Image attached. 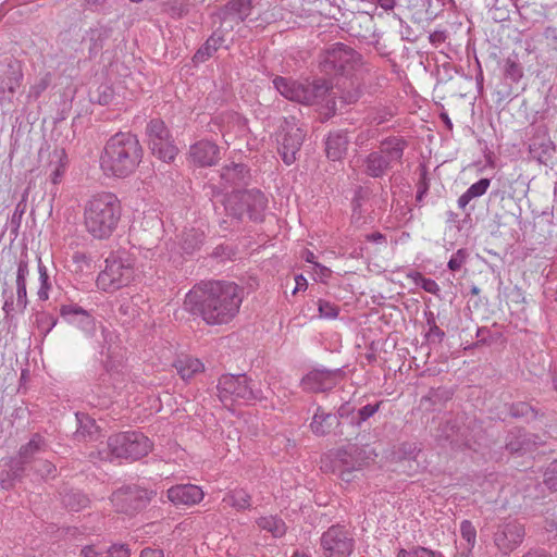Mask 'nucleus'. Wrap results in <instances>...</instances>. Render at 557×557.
<instances>
[{
  "label": "nucleus",
  "mask_w": 557,
  "mask_h": 557,
  "mask_svg": "<svg viewBox=\"0 0 557 557\" xmlns=\"http://www.w3.org/2000/svg\"><path fill=\"white\" fill-rule=\"evenodd\" d=\"M29 274L28 262L26 259H21L17 265L16 283L26 284V278Z\"/></svg>",
  "instance_id": "nucleus-53"
},
{
  "label": "nucleus",
  "mask_w": 557,
  "mask_h": 557,
  "mask_svg": "<svg viewBox=\"0 0 557 557\" xmlns=\"http://www.w3.org/2000/svg\"><path fill=\"white\" fill-rule=\"evenodd\" d=\"M460 533L470 546H473L476 539V530L469 520H463L460 524Z\"/></svg>",
  "instance_id": "nucleus-45"
},
{
  "label": "nucleus",
  "mask_w": 557,
  "mask_h": 557,
  "mask_svg": "<svg viewBox=\"0 0 557 557\" xmlns=\"http://www.w3.org/2000/svg\"><path fill=\"white\" fill-rule=\"evenodd\" d=\"M60 313L71 322H75L77 317H82L87 321L88 325H94V319L91 315L77 305H63L60 309Z\"/></svg>",
  "instance_id": "nucleus-35"
},
{
  "label": "nucleus",
  "mask_w": 557,
  "mask_h": 557,
  "mask_svg": "<svg viewBox=\"0 0 557 557\" xmlns=\"http://www.w3.org/2000/svg\"><path fill=\"white\" fill-rule=\"evenodd\" d=\"M50 84V74L47 73L45 76L40 77L34 85L30 86L28 91V99L37 100L41 94L48 88Z\"/></svg>",
  "instance_id": "nucleus-40"
},
{
  "label": "nucleus",
  "mask_w": 557,
  "mask_h": 557,
  "mask_svg": "<svg viewBox=\"0 0 557 557\" xmlns=\"http://www.w3.org/2000/svg\"><path fill=\"white\" fill-rule=\"evenodd\" d=\"M38 272H39V281L40 288L38 290V297L40 300H47L49 298V289L51 288V284L49 282V275L47 268L42 264L41 260L38 261Z\"/></svg>",
  "instance_id": "nucleus-36"
},
{
  "label": "nucleus",
  "mask_w": 557,
  "mask_h": 557,
  "mask_svg": "<svg viewBox=\"0 0 557 557\" xmlns=\"http://www.w3.org/2000/svg\"><path fill=\"white\" fill-rule=\"evenodd\" d=\"M246 168L244 164L232 163L221 170V178L228 185L239 186L245 183Z\"/></svg>",
  "instance_id": "nucleus-29"
},
{
  "label": "nucleus",
  "mask_w": 557,
  "mask_h": 557,
  "mask_svg": "<svg viewBox=\"0 0 557 557\" xmlns=\"http://www.w3.org/2000/svg\"><path fill=\"white\" fill-rule=\"evenodd\" d=\"M156 494L138 485H126L113 492L111 502L117 511L132 515L146 508Z\"/></svg>",
  "instance_id": "nucleus-11"
},
{
  "label": "nucleus",
  "mask_w": 557,
  "mask_h": 557,
  "mask_svg": "<svg viewBox=\"0 0 557 557\" xmlns=\"http://www.w3.org/2000/svg\"><path fill=\"white\" fill-rule=\"evenodd\" d=\"M174 368L184 381L190 380L205 370V366L199 359L189 356L178 358L174 362Z\"/></svg>",
  "instance_id": "nucleus-27"
},
{
  "label": "nucleus",
  "mask_w": 557,
  "mask_h": 557,
  "mask_svg": "<svg viewBox=\"0 0 557 557\" xmlns=\"http://www.w3.org/2000/svg\"><path fill=\"white\" fill-rule=\"evenodd\" d=\"M342 379L343 372L339 369H314L301 380V384L304 389L318 393L332 389Z\"/></svg>",
  "instance_id": "nucleus-16"
},
{
  "label": "nucleus",
  "mask_w": 557,
  "mask_h": 557,
  "mask_svg": "<svg viewBox=\"0 0 557 557\" xmlns=\"http://www.w3.org/2000/svg\"><path fill=\"white\" fill-rule=\"evenodd\" d=\"M491 181L488 178H481L476 183L472 184L459 198L458 207L465 210L468 203L478 197L483 196L490 187Z\"/></svg>",
  "instance_id": "nucleus-28"
},
{
  "label": "nucleus",
  "mask_w": 557,
  "mask_h": 557,
  "mask_svg": "<svg viewBox=\"0 0 557 557\" xmlns=\"http://www.w3.org/2000/svg\"><path fill=\"white\" fill-rule=\"evenodd\" d=\"M149 147L154 156L164 162H171L177 154L173 137L162 120L154 119L147 125Z\"/></svg>",
  "instance_id": "nucleus-13"
},
{
  "label": "nucleus",
  "mask_w": 557,
  "mask_h": 557,
  "mask_svg": "<svg viewBox=\"0 0 557 557\" xmlns=\"http://www.w3.org/2000/svg\"><path fill=\"white\" fill-rule=\"evenodd\" d=\"M429 185L426 183L425 177L423 176L420 183L418 184V191H417V200L421 201L424 195L428 193Z\"/></svg>",
  "instance_id": "nucleus-59"
},
{
  "label": "nucleus",
  "mask_w": 557,
  "mask_h": 557,
  "mask_svg": "<svg viewBox=\"0 0 557 557\" xmlns=\"http://www.w3.org/2000/svg\"><path fill=\"white\" fill-rule=\"evenodd\" d=\"M468 252L466 249H458L448 261V269L451 271H458L466 263Z\"/></svg>",
  "instance_id": "nucleus-46"
},
{
  "label": "nucleus",
  "mask_w": 557,
  "mask_h": 557,
  "mask_svg": "<svg viewBox=\"0 0 557 557\" xmlns=\"http://www.w3.org/2000/svg\"><path fill=\"white\" fill-rule=\"evenodd\" d=\"M380 405L381 403H376L374 405L369 404L360 408L358 411L359 422L366 421L372 417L379 410Z\"/></svg>",
  "instance_id": "nucleus-51"
},
{
  "label": "nucleus",
  "mask_w": 557,
  "mask_h": 557,
  "mask_svg": "<svg viewBox=\"0 0 557 557\" xmlns=\"http://www.w3.org/2000/svg\"><path fill=\"white\" fill-rule=\"evenodd\" d=\"M273 85L284 98L290 101L302 104H315L325 101L327 107L335 104L331 97L332 85L325 79H315L309 83L276 76L273 79Z\"/></svg>",
  "instance_id": "nucleus-4"
},
{
  "label": "nucleus",
  "mask_w": 557,
  "mask_h": 557,
  "mask_svg": "<svg viewBox=\"0 0 557 557\" xmlns=\"http://www.w3.org/2000/svg\"><path fill=\"white\" fill-rule=\"evenodd\" d=\"M359 61V54L350 47L336 42L321 55L320 66L327 74H346Z\"/></svg>",
  "instance_id": "nucleus-12"
},
{
  "label": "nucleus",
  "mask_w": 557,
  "mask_h": 557,
  "mask_svg": "<svg viewBox=\"0 0 557 557\" xmlns=\"http://www.w3.org/2000/svg\"><path fill=\"white\" fill-rule=\"evenodd\" d=\"M5 475V478H1L0 484L2 488L9 490L10 487L13 486V480H15L16 478L13 474L12 468L10 469L9 472H7Z\"/></svg>",
  "instance_id": "nucleus-58"
},
{
  "label": "nucleus",
  "mask_w": 557,
  "mask_h": 557,
  "mask_svg": "<svg viewBox=\"0 0 557 557\" xmlns=\"http://www.w3.org/2000/svg\"><path fill=\"white\" fill-rule=\"evenodd\" d=\"M318 309L320 317L325 319H335L339 312V309L336 305L326 300H319Z\"/></svg>",
  "instance_id": "nucleus-43"
},
{
  "label": "nucleus",
  "mask_w": 557,
  "mask_h": 557,
  "mask_svg": "<svg viewBox=\"0 0 557 557\" xmlns=\"http://www.w3.org/2000/svg\"><path fill=\"white\" fill-rule=\"evenodd\" d=\"M524 528L518 522H508L499 525L494 535L496 546L504 553L511 552L522 542Z\"/></svg>",
  "instance_id": "nucleus-17"
},
{
  "label": "nucleus",
  "mask_w": 557,
  "mask_h": 557,
  "mask_svg": "<svg viewBox=\"0 0 557 557\" xmlns=\"http://www.w3.org/2000/svg\"><path fill=\"white\" fill-rule=\"evenodd\" d=\"M109 557H129L131 549L125 544H113L108 549H104Z\"/></svg>",
  "instance_id": "nucleus-47"
},
{
  "label": "nucleus",
  "mask_w": 557,
  "mask_h": 557,
  "mask_svg": "<svg viewBox=\"0 0 557 557\" xmlns=\"http://www.w3.org/2000/svg\"><path fill=\"white\" fill-rule=\"evenodd\" d=\"M79 428L76 431L77 437H94V435L98 432V428L95 424V421L89 419L88 417H84L82 419L78 418Z\"/></svg>",
  "instance_id": "nucleus-39"
},
{
  "label": "nucleus",
  "mask_w": 557,
  "mask_h": 557,
  "mask_svg": "<svg viewBox=\"0 0 557 557\" xmlns=\"http://www.w3.org/2000/svg\"><path fill=\"white\" fill-rule=\"evenodd\" d=\"M136 258L127 252L106 259L104 269L98 274L97 286L104 292H115L129 285L138 275Z\"/></svg>",
  "instance_id": "nucleus-5"
},
{
  "label": "nucleus",
  "mask_w": 557,
  "mask_h": 557,
  "mask_svg": "<svg viewBox=\"0 0 557 557\" xmlns=\"http://www.w3.org/2000/svg\"><path fill=\"white\" fill-rule=\"evenodd\" d=\"M81 554L84 557H103L106 552H104V548H100L99 549V548H97L94 545H87V546L82 548Z\"/></svg>",
  "instance_id": "nucleus-56"
},
{
  "label": "nucleus",
  "mask_w": 557,
  "mask_h": 557,
  "mask_svg": "<svg viewBox=\"0 0 557 557\" xmlns=\"http://www.w3.org/2000/svg\"><path fill=\"white\" fill-rule=\"evenodd\" d=\"M4 302H3V311L7 317H9L14 310L17 309L16 304H14L13 293L9 292L7 288L2 292Z\"/></svg>",
  "instance_id": "nucleus-50"
},
{
  "label": "nucleus",
  "mask_w": 557,
  "mask_h": 557,
  "mask_svg": "<svg viewBox=\"0 0 557 557\" xmlns=\"http://www.w3.org/2000/svg\"><path fill=\"white\" fill-rule=\"evenodd\" d=\"M553 150L554 144L545 135L535 136L529 146L531 157L540 163H546V161L552 157Z\"/></svg>",
  "instance_id": "nucleus-26"
},
{
  "label": "nucleus",
  "mask_w": 557,
  "mask_h": 557,
  "mask_svg": "<svg viewBox=\"0 0 557 557\" xmlns=\"http://www.w3.org/2000/svg\"><path fill=\"white\" fill-rule=\"evenodd\" d=\"M143 148L137 137L120 132L111 136L100 156V166L109 177H127L135 172L143 159Z\"/></svg>",
  "instance_id": "nucleus-3"
},
{
  "label": "nucleus",
  "mask_w": 557,
  "mask_h": 557,
  "mask_svg": "<svg viewBox=\"0 0 557 557\" xmlns=\"http://www.w3.org/2000/svg\"><path fill=\"white\" fill-rule=\"evenodd\" d=\"M396 557H445L441 552L425 547H416L411 550L401 549Z\"/></svg>",
  "instance_id": "nucleus-37"
},
{
  "label": "nucleus",
  "mask_w": 557,
  "mask_h": 557,
  "mask_svg": "<svg viewBox=\"0 0 557 557\" xmlns=\"http://www.w3.org/2000/svg\"><path fill=\"white\" fill-rule=\"evenodd\" d=\"M47 450V443L39 434H34L28 443L22 445L18 450V460L12 462V471L15 478H21L25 465L42 451Z\"/></svg>",
  "instance_id": "nucleus-18"
},
{
  "label": "nucleus",
  "mask_w": 557,
  "mask_h": 557,
  "mask_svg": "<svg viewBox=\"0 0 557 557\" xmlns=\"http://www.w3.org/2000/svg\"><path fill=\"white\" fill-rule=\"evenodd\" d=\"M306 137V131L299 121L294 117H285L276 134L277 152L286 165L297 160V154Z\"/></svg>",
  "instance_id": "nucleus-10"
},
{
  "label": "nucleus",
  "mask_w": 557,
  "mask_h": 557,
  "mask_svg": "<svg viewBox=\"0 0 557 557\" xmlns=\"http://www.w3.org/2000/svg\"><path fill=\"white\" fill-rule=\"evenodd\" d=\"M257 524L260 529L268 531L274 537H281L286 532L285 522L282 519L274 516L261 517L260 519L257 520Z\"/></svg>",
  "instance_id": "nucleus-31"
},
{
  "label": "nucleus",
  "mask_w": 557,
  "mask_h": 557,
  "mask_svg": "<svg viewBox=\"0 0 557 557\" xmlns=\"http://www.w3.org/2000/svg\"><path fill=\"white\" fill-rule=\"evenodd\" d=\"M251 8V0H231L221 11V20L223 23H226L228 20L233 21L236 18L238 24L249 16Z\"/></svg>",
  "instance_id": "nucleus-22"
},
{
  "label": "nucleus",
  "mask_w": 557,
  "mask_h": 557,
  "mask_svg": "<svg viewBox=\"0 0 557 557\" xmlns=\"http://www.w3.org/2000/svg\"><path fill=\"white\" fill-rule=\"evenodd\" d=\"M55 471H57V468L52 462H50L48 460L39 461L37 472L42 478H52V476H54Z\"/></svg>",
  "instance_id": "nucleus-49"
},
{
  "label": "nucleus",
  "mask_w": 557,
  "mask_h": 557,
  "mask_svg": "<svg viewBox=\"0 0 557 557\" xmlns=\"http://www.w3.org/2000/svg\"><path fill=\"white\" fill-rule=\"evenodd\" d=\"M0 94H4L5 91L11 95L15 94L23 77L20 63L12 58L0 62Z\"/></svg>",
  "instance_id": "nucleus-20"
},
{
  "label": "nucleus",
  "mask_w": 557,
  "mask_h": 557,
  "mask_svg": "<svg viewBox=\"0 0 557 557\" xmlns=\"http://www.w3.org/2000/svg\"><path fill=\"white\" fill-rule=\"evenodd\" d=\"M202 242L203 233L195 228L185 231L182 235V248L187 253H191L198 249Z\"/></svg>",
  "instance_id": "nucleus-34"
},
{
  "label": "nucleus",
  "mask_w": 557,
  "mask_h": 557,
  "mask_svg": "<svg viewBox=\"0 0 557 557\" xmlns=\"http://www.w3.org/2000/svg\"><path fill=\"white\" fill-rule=\"evenodd\" d=\"M122 212L121 200L114 193H94L83 203L84 228L94 239H108L116 231Z\"/></svg>",
  "instance_id": "nucleus-2"
},
{
  "label": "nucleus",
  "mask_w": 557,
  "mask_h": 557,
  "mask_svg": "<svg viewBox=\"0 0 557 557\" xmlns=\"http://www.w3.org/2000/svg\"><path fill=\"white\" fill-rule=\"evenodd\" d=\"M348 138L343 132L330 133L326 143V156L332 161L341 160L347 151Z\"/></svg>",
  "instance_id": "nucleus-23"
},
{
  "label": "nucleus",
  "mask_w": 557,
  "mask_h": 557,
  "mask_svg": "<svg viewBox=\"0 0 557 557\" xmlns=\"http://www.w3.org/2000/svg\"><path fill=\"white\" fill-rule=\"evenodd\" d=\"M454 430H455V424H450V422H447L442 429V436H444L445 440L449 441L450 443L457 442V440H455V437H454V432H455Z\"/></svg>",
  "instance_id": "nucleus-57"
},
{
  "label": "nucleus",
  "mask_w": 557,
  "mask_h": 557,
  "mask_svg": "<svg viewBox=\"0 0 557 557\" xmlns=\"http://www.w3.org/2000/svg\"><path fill=\"white\" fill-rule=\"evenodd\" d=\"M57 162L59 165L53 171V183H57L58 177L63 173V169L67 162V156L64 149H55L51 154V163Z\"/></svg>",
  "instance_id": "nucleus-41"
},
{
  "label": "nucleus",
  "mask_w": 557,
  "mask_h": 557,
  "mask_svg": "<svg viewBox=\"0 0 557 557\" xmlns=\"http://www.w3.org/2000/svg\"><path fill=\"white\" fill-rule=\"evenodd\" d=\"M250 383L245 374H224L219 379L218 397L225 407H231L238 400L260 399L262 397L260 391L255 389Z\"/></svg>",
  "instance_id": "nucleus-9"
},
{
  "label": "nucleus",
  "mask_w": 557,
  "mask_h": 557,
  "mask_svg": "<svg viewBox=\"0 0 557 557\" xmlns=\"http://www.w3.org/2000/svg\"><path fill=\"white\" fill-rule=\"evenodd\" d=\"M168 498L175 506H191L203 499V491L194 484H178L166 491Z\"/></svg>",
  "instance_id": "nucleus-21"
},
{
  "label": "nucleus",
  "mask_w": 557,
  "mask_h": 557,
  "mask_svg": "<svg viewBox=\"0 0 557 557\" xmlns=\"http://www.w3.org/2000/svg\"><path fill=\"white\" fill-rule=\"evenodd\" d=\"M376 3L385 11H393L396 5V0H376Z\"/></svg>",
  "instance_id": "nucleus-62"
},
{
  "label": "nucleus",
  "mask_w": 557,
  "mask_h": 557,
  "mask_svg": "<svg viewBox=\"0 0 557 557\" xmlns=\"http://www.w3.org/2000/svg\"><path fill=\"white\" fill-rule=\"evenodd\" d=\"M339 424L338 418L335 414L324 412L318 408L310 424L311 431L319 436L329 434L334 428Z\"/></svg>",
  "instance_id": "nucleus-24"
},
{
  "label": "nucleus",
  "mask_w": 557,
  "mask_h": 557,
  "mask_svg": "<svg viewBox=\"0 0 557 557\" xmlns=\"http://www.w3.org/2000/svg\"><path fill=\"white\" fill-rule=\"evenodd\" d=\"M189 158L199 166H212L220 159V147L210 140H199L190 146Z\"/></svg>",
  "instance_id": "nucleus-19"
},
{
  "label": "nucleus",
  "mask_w": 557,
  "mask_h": 557,
  "mask_svg": "<svg viewBox=\"0 0 557 557\" xmlns=\"http://www.w3.org/2000/svg\"><path fill=\"white\" fill-rule=\"evenodd\" d=\"M243 289L233 282L210 281L195 285L185 296L184 309L209 325L232 321L239 312Z\"/></svg>",
  "instance_id": "nucleus-1"
},
{
  "label": "nucleus",
  "mask_w": 557,
  "mask_h": 557,
  "mask_svg": "<svg viewBox=\"0 0 557 557\" xmlns=\"http://www.w3.org/2000/svg\"><path fill=\"white\" fill-rule=\"evenodd\" d=\"M223 41V37L214 33L207 39L206 44L196 52L194 59L197 62L206 61L213 54V52H215L221 47Z\"/></svg>",
  "instance_id": "nucleus-32"
},
{
  "label": "nucleus",
  "mask_w": 557,
  "mask_h": 557,
  "mask_svg": "<svg viewBox=\"0 0 557 557\" xmlns=\"http://www.w3.org/2000/svg\"><path fill=\"white\" fill-rule=\"evenodd\" d=\"M535 442L532 435L522 430L512 431L507 440L506 449L511 454H523L532 449Z\"/></svg>",
  "instance_id": "nucleus-25"
},
{
  "label": "nucleus",
  "mask_w": 557,
  "mask_h": 557,
  "mask_svg": "<svg viewBox=\"0 0 557 557\" xmlns=\"http://www.w3.org/2000/svg\"><path fill=\"white\" fill-rule=\"evenodd\" d=\"M62 504L67 510L77 512L89 505V499L79 491H69L62 495Z\"/></svg>",
  "instance_id": "nucleus-30"
},
{
  "label": "nucleus",
  "mask_w": 557,
  "mask_h": 557,
  "mask_svg": "<svg viewBox=\"0 0 557 557\" xmlns=\"http://www.w3.org/2000/svg\"><path fill=\"white\" fill-rule=\"evenodd\" d=\"M545 485L553 491H557V460L553 461L544 473Z\"/></svg>",
  "instance_id": "nucleus-44"
},
{
  "label": "nucleus",
  "mask_w": 557,
  "mask_h": 557,
  "mask_svg": "<svg viewBox=\"0 0 557 557\" xmlns=\"http://www.w3.org/2000/svg\"><path fill=\"white\" fill-rule=\"evenodd\" d=\"M302 258H304L307 262H309V263H313L315 268H319V269H320V271H321V274H322V275H324V276H329V275L331 274L330 269H327L326 267H323V265H321L320 263H317V262L314 261L315 256H314V253H313L312 251H310V250H305V251L302 252Z\"/></svg>",
  "instance_id": "nucleus-54"
},
{
  "label": "nucleus",
  "mask_w": 557,
  "mask_h": 557,
  "mask_svg": "<svg viewBox=\"0 0 557 557\" xmlns=\"http://www.w3.org/2000/svg\"><path fill=\"white\" fill-rule=\"evenodd\" d=\"M409 277H412L418 285H420L425 292L430 294L436 295L440 292V286L434 280L426 278L419 272L410 273Z\"/></svg>",
  "instance_id": "nucleus-38"
},
{
  "label": "nucleus",
  "mask_w": 557,
  "mask_h": 557,
  "mask_svg": "<svg viewBox=\"0 0 557 557\" xmlns=\"http://www.w3.org/2000/svg\"><path fill=\"white\" fill-rule=\"evenodd\" d=\"M401 449L404 450L405 454L409 455V460L416 459L417 447L414 445L404 444Z\"/></svg>",
  "instance_id": "nucleus-63"
},
{
  "label": "nucleus",
  "mask_w": 557,
  "mask_h": 557,
  "mask_svg": "<svg viewBox=\"0 0 557 557\" xmlns=\"http://www.w3.org/2000/svg\"><path fill=\"white\" fill-rule=\"evenodd\" d=\"M364 450L355 444L338 449L334 459V471L338 473L342 480L349 482L351 473L360 470L364 465Z\"/></svg>",
  "instance_id": "nucleus-15"
},
{
  "label": "nucleus",
  "mask_w": 557,
  "mask_h": 557,
  "mask_svg": "<svg viewBox=\"0 0 557 557\" xmlns=\"http://www.w3.org/2000/svg\"><path fill=\"white\" fill-rule=\"evenodd\" d=\"M140 557H164V554L161 549L145 548Z\"/></svg>",
  "instance_id": "nucleus-61"
},
{
  "label": "nucleus",
  "mask_w": 557,
  "mask_h": 557,
  "mask_svg": "<svg viewBox=\"0 0 557 557\" xmlns=\"http://www.w3.org/2000/svg\"><path fill=\"white\" fill-rule=\"evenodd\" d=\"M223 504L238 510L250 507V495L244 490H235L223 497Z\"/></svg>",
  "instance_id": "nucleus-33"
},
{
  "label": "nucleus",
  "mask_w": 557,
  "mask_h": 557,
  "mask_svg": "<svg viewBox=\"0 0 557 557\" xmlns=\"http://www.w3.org/2000/svg\"><path fill=\"white\" fill-rule=\"evenodd\" d=\"M323 557H349L354 552L355 541L344 527L332 525L320 537Z\"/></svg>",
  "instance_id": "nucleus-14"
},
{
  "label": "nucleus",
  "mask_w": 557,
  "mask_h": 557,
  "mask_svg": "<svg viewBox=\"0 0 557 557\" xmlns=\"http://www.w3.org/2000/svg\"><path fill=\"white\" fill-rule=\"evenodd\" d=\"M24 211H25V205H23L22 202L17 203L15 211L13 213V216H12V223L18 224L22 215L24 214Z\"/></svg>",
  "instance_id": "nucleus-60"
},
{
  "label": "nucleus",
  "mask_w": 557,
  "mask_h": 557,
  "mask_svg": "<svg viewBox=\"0 0 557 557\" xmlns=\"http://www.w3.org/2000/svg\"><path fill=\"white\" fill-rule=\"evenodd\" d=\"M504 73L506 77L510 78L512 82H518L523 75L520 64L511 59L506 60Z\"/></svg>",
  "instance_id": "nucleus-42"
},
{
  "label": "nucleus",
  "mask_w": 557,
  "mask_h": 557,
  "mask_svg": "<svg viewBox=\"0 0 557 557\" xmlns=\"http://www.w3.org/2000/svg\"><path fill=\"white\" fill-rule=\"evenodd\" d=\"M295 281H296V287L294 289V294L297 292V290H300V289H306L307 288V280L302 276V275H298L295 277Z\"/></svg>",
  "instance_id": "nucleus-64"
},
{
  "label": "nucleus",
  "mask_w": 557,
  "mask_h": 557,
  "mask_svg": "<svg viewBox=\"0 0 557 557\" xmlns=\"http://www.w3.org/2000/svg\"><path fill=\"white\" fill-rule=\"evenodd\" d=\"M268 200L263 193L257 189L235 190L227 195L223 206L227 216L236 221L248 215L252 221L262 220Z\"/></svg>",
  "instance_id": "nucleus-8"
},
{
  "label": "nucleus",
  "mask_w": 557,
  "mask_h": 557,
  "mask_svg": "<svg viewBox=\"0 0 557 557\" xmlns=\"http://www.w3.org/2000/svg\"><path fill=\"white\" fill-rule=\"evenodd\" d=\"M151 449V443L147 436L138 432H125L110 436L107 448L97 453L100 460L114 458L139 459Z\"/></svg>",
  "instance_id": "nucleus-6"
},
{
  "label": "nucleus",
  "mask_w": 557,
  "mask_h": 557,
  "mask_svg": "<svg viewBox=\"0 0 557 557\" xmlns=\"http://www.w3.org/2000/svg\"><path fill=\"white\" fill-rule=\"evenodd\" d=\"M405 147L406 141L399 137L382 140L379 149L364 158V173L373 178L383 177L394 164L401 163Z\"/></svg>",
  "instance_id": "nucleus-7"
},
{
  "label": "nucleus",
  "mask_w": 557,
  "mask_h": 557,
  "mask_svg": "<svg viewBox=\"0 0 557 557\" xmlns=\"http://www.w3.org/2000/svg\"><path fill=\"white\" fill-rule=\"evenodd\" d=\"M428 325H429L428 337L436 338L441 342L444 338L445 333L436 325L433 317L428 319Z\"/></svg>",
  "instance_id": "nucleus-52"
},
{
  "label": "nucleus",
  "mask_w": 557,
  "mask_h": 557,
  "mask_svg": "<svg viewBox=\"0 0 557 557\" xmlns=\"http://www.w3.org/2000/svg\"><path fill=\"white\" fill-rule=\"evenodd\" d=\"M27 306L26 284L16 283V307L23 311Z\"/></svg>",
  "instance_id": "nucleus-48"
},
{
  "label": "nucleus",
  "mask_w": 557,
  "mask_h": 557,
  "mask_svg": "<svg viewBox=\"0 0 557 557\" xmlns=\"http://www.w3.org/2000/svg\"><path fill=\"white\" fill-rule=\"evenodd\" d=\"M532 411L533 410H532L531 406L525 403H520V404L513 405L511 408V413L515 417H525Z\"/></svg>",
  "instance_id": "nucleus-55"
}]
</instances>
